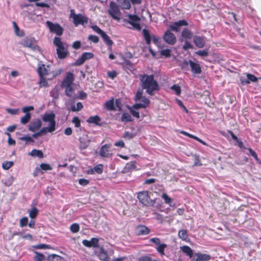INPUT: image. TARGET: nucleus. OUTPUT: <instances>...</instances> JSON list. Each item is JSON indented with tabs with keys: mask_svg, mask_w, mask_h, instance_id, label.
<instances>
[{
	"mask_svg": "<svg viewBox=\"0 0 261 261\" xmlns=\"http://www.w3.org/2000/svg\"><path fill=\"white\" fill-rule=\"evenodd\" d=\"M31 118V114L30 113H27L25 115L21 118L20 122L22 124H25L28 123Z\"/></svg>",
	"mask_w": 261,
	"mask_h": 261,
	"instance_id": "42",
	"label": "nucleus"
},
{
	"mask_svg": "<svg viewBox=\"0 0 261 261\" xmlns=\"http://www.w3.org/2000/svg\"><path fill=\"white\" fill-rule=\"evenodd\" d=\"M72 122L74 124L75 127L79 128V129H76V132L82 130L81 127V120L78 117H74L72 120Z\"/></svg>",
	"mask_w": 261,
	"mask_h": 261,
	"instance_id": "38",
	"label": "nucleus"
},
{
	"mask_svg": "<svg viewBox=\"0 0 261 261\" xmlns=\"http://www.w3.org/2000/svg\"><path fill=\"white\" fill-rule=\"evenodd\" d=\"M122 9H129L131 5L129 0H121L118 2Z\"/></svg>",
	"mask_w": 261,
	"mask_h": 261,
	"instance_id": "32",
	"label": "nucleus"
},
{
	"mask_svg": "<svg viewBox=\"0 0 261 261\" xmlns=\"http://www.w3.org/2000/svg\"><path fill=\"white\" fill-rule=\"evenodd\" d=\"M188 23L184 19L180 20L175 21L171 24L169 26L170 29L175 32H178L179 31V28L182 26H187Z\"/></svg>",
	"mask_w": 261,
	"mask_h": 261,
	"instance_id": "17",
	"label": "nucleus"
},
{
	"mask_svg": "<svg viewBox=\"0 0 261 261\" xmlns=\"http://www.w3.org/2000/svg\"><path fill=\"white\" fill-rule=\"evenodd\" d=\"M134 170H136V162L135 161L127 163L124 168L125 172H130Z\"/></svg>",
	"mask_w": 261,
	"mask_h": 261,
	"instance_id": "28",
	"label": "nucleus"
},
{
	"mask_svg": "<svg viewBox=\"0 0 261 261\" xmlns=\"http://www.w3.org/2000/svg\"><path fill=\"white\" fill-rule=\"evenodd\" d=\"M137 198L139 202L144 206H153L155 203V199H151L147 191H142L137 193Z\"/></svg>",
	"mask_w": 261,
	"mask_h": 261,
	"instance_id": "4",
	"label": "nucleus"
},
{
	"mask_svg": "<svg viewBox=\"0 0 261 261\" xmlns=\"http://www.w3.org/2000/svg\"><path fill=\"white\" fill-rule=\"evenodd\" d=\"M149 242L154 243L155 245L158 246L161 244V240L158 238H152L149 240Z\"/></svg>",
	"mask_w": 261,
	"mask_h": 261,
	"instance_id": "64",
	"label": "nucleus"
},
{
	"mask_svg": "<svg viewBox=\"0 0 261 261\" xmlns=\"http://www.w3.org/2000/svg\"><path fill=\"white\" fill-rule=\"evenodd\" d=\"M101 36L103 41L107 45L111 46L113 44V42L112 40L105 32L101 35Z\"/></svg>",
	"mask_w": 261,
	"mask_h": 261,
	"instance_id": "33",
	"label": "nucleus"
},
{
	"mask_svg": "<svg viewBox=\"0 0 261 261\" xmlns=\"http://www.w3.org/2000/svg\"><path fill=\"white\" fill-rule=\"evenodd\" d=\"M167 247V245L165 243L160 244L156 248V250L161 255H165V249Z\"/></svg>",
	"mask_w": 261,
	"mask_h": 261,
	"instance_id": "39",
	"label": "nucleus"
},
{
	"mask_svg": "<svg viewBox=\"0 0 261 261\" xmlns=\"http://www.w3.org/2000/svg\"><path fill=\"white\" fill-rule=\"evenodd\" d=\"M195 261H208L211 259L210 255L200 253H196Z\"/></svg>",
	"mask_w": 261,
	"mask_h": 261,
	"instance_id": "26",
	"label": "nucleus"
},
{
	"mask_svg": "<svg viewBox=\"0 0 261 261\" xmlns=\"http://www.w3.org/2000/svg\"><path fill=\"white\" fill-rule=\"evenodd\" d=\"M55 117V114L53 112L45 113L42 115L41 118L42 121L44 122H48V126L42 127L38 132L34 133L31 137L37 139L39 136L45 135L47 133L54 132L56 129Z\"/></svg>",
	"mask_w": 261,
	"mask_h": 261,
	"instance_id": "2",
	"label": "nucleus"
},
{
	"mask_svg": "<svg viewBox=\"0 0 261 261\" xmlns=\"http://www.w3.org/2000/svg\"><path fill=\"white\" fill-rule=\"evenodd\" d=\"M41 120L39 118H37L34 119L29 123L28 129L32 132H35L39 130L41 128Z\"/></svg>",
	"mask_w": 261,
	"mask_h": 261,
	"instance_id": "13",
	"label": "nucleus"
},
{
	"mask_svg": "<svg viewBox=\"0 0 261 261\" xmlns=\"http://www.w3.org/2000/svg\"><path fill=\"white\" fill-rule=\"evenodd\" d=\"M135 100L136 101H141L143 104L145 105L147 107L150 103L149 99L143 95L142 91L140 90L137 91L135 95Z\"/></svg>",
	"mask_w": 261,
	"mask_h": 261,
	"instance_id": "18",
	"label": "nucleus"
},
{
	"mask_svg": "<svg viewBox=\"0 0 261 261\" xmlns=\"http://www.w3.org/2000/svg\"><path fill=\"white\" fill-rule=\"evenodd\" d=\"M88 40L91 41V42L97 43L99 42V38L97 36L91 35L88 37Z\"/></svg>",
	"mask_w": 261,
	"mask_h": 261,
	"instance_id": "58",
	"label": "nucleus"
},
{
	"mask_svg": "<svg viewBox=\"0 0 261 261\" xmlns=\"http://www.w3.org/2000/svg\"><path fill=\"white\" fill-rule=\"evenodd\" d=\"M23 46L29 47L34 51H40V48L37 45L36 40L33 37L24 39L22 43Z\"/></svg>",
	"mask_w": 261,
	"mask_h": 261,
	"instance_id": "9",
	"label": "nucleus"
},
{
	"mask_svg": "<svg viewBox=\"0 0 261 261\" xmlns=\"http://www.w3.org/2000/svg\"><path fill=\"white\" fill-rule=\"evenodd\" d=\"M178 236L180 239L184 241L187 242H189L190 241V239L188 238V232L186 229L180 230L178 231Z\"/></svg>",
	"mask_w": 261,
	"mask_h": 261,
	"instance_id": "27",
	"label": "nucleus"
},
{
	"mask_svg": "<svg viewBox=\"0 0 261 261\" xmlns=\"http://www.w3.org/2000/svg\"><path fill=\"white\" fill-rule=\"evenodd\" d=\"M91 28L92 29V30L95 32L96 33H97V34H99V35H101L103 33H104V31H103L101 29H100L97 25H92L91 26Z\"/></svg>",
	"mask_w": 261,
	"mask_h": 261,
	"instance_id": "60",
	"label": "nucleus"
},
{
	"mask_svg": "<svg viewBox=\"0 0 261 261\" xmlns=\"http://www.w3.org/2000/svg\"><path fill=\"white\" fill-rule=\"evenodd\" d=\"M189 65H190V60H184L183 62L181 63L180 66L182 69L187 70Z\"/></svg>",
	"mask_w": 261,
	"mask_h": 261,
	"instance_id": "54",
	"label": "nucleus"
},
{
	"mask_svg": "<svg viewBox=\"0 0 261 261\" xmlns=\"http://www.w3.org/2000/svg\"><path fill=\"white\" fill-rule=\"evenodd\" d=\"M50 95L53 97L54 99H57L59 97V91L57 88H55L50 92Z\"/></svg>",
	"mask_w": 261,
	"mask_h": 261,
	"instance_id": "50",
	"label": "nucleus"
},
{
	"mask_svg": "<svg viewBox=\"0 0 261 261\" xmlns=\"http://www.w3.org/2000/svg\"><path fill=\"white\" fill-rule=\"evenodd\" d=\"M70 230L72 233H76L80 230V226L77 223H73L71 225Z\"/></svg>",
	"mask_w": 261,
	"mask_h": 261,
	"instance_id": "48",
	"label": "nucleus"
},
{
	"mask_svg": "<svg viewBox=\"0 0 261 261\" xmlns=\"http://www.w3.org/2000/svg\"><path fill=\"white\" fill-rule=\"evenodd\" d=\"M160 54L162 56L165 58H169L171 56V50L169 49H162L160 52Z\"/></svg>",
	"mask_w": 261,
	"mask_h": 261,
	"instance_id": "49",
	"label": "nucleus"
},
{
	"mask_svg": "<svg viewBox=\"0 0 261 261\" xmlns=\"http://www.w3.org/2000/svg\"><path fill=\"white\" fill-rule=\"evenodd\" d=\"M38 209L36 207H34L32 208L31 211H29V216L31 219H33L36 217L37 215H38Z\"/></svg>",
	"mask_w": 261,
	"mask_h": 261,
	"instance_id": "46",
	"label": "nucleus"
},
{
	"mask_svg": "<svg viewBox=\"0 0 261 261\" xmlns=\"http://www.w3.org/2000/svg\"><path fill=\"white\" fill-rule=\"evenodd\" d=\"M19 139L20 140L24 141L25 142V144H28L31 142H34V140H33L32 137L28 135L20 137L19 138Z\"/></svg>",
	"mask_w": 261,
	"mask_h": 261,
	"instance_id": "44",
	"label": "nucleus"
},
{
	"mask_svg": "<svg viewBox=\"0 0 261 261\" xmlns=\"http://www.w3.org/2000/svg\"><path fill=\"white\" fill-rule=\"evenodd\" d=\"M74 80L73 74L71 72H68L62 82L61 87H64L73 85Z\"/></svg>",
	"mask_w": 261,
	"mask_h": 261,
	"instance_id": "16",
	"label": "nucleus"
},
{
	"mask_svg": "<svg viewBox=\"0 0 261 261\" xmlns=\"http://www.w3.org/2000/svg\"><path fill=\"white\" fill-rule=\"evenodd\" d=\"M95 172L98 174H101L103 171V166L101 164H99L94 167Z\"/></svg>",
	"mask_w": 261,
	"mask_h": 261,
	"instance_id": "57",
	"label": "nucleus"
},
{
	"mask_svg": "<svg viewBox=\"0 0 261 261\" xmlns=\"http://www.w3.org/2000/svg\"><path fill=\"white\" fill-rule=\"evenodd\" d=\"M105 107L107 109H108V110H110V111H114L115 110V106H114V99H110L108 101H107L106 103H105Z\"/></svg>",
	"mask_w": 261,
	"mask_h": 261,
	"instance_id": "37",
	"label": "nucleus"
},
{
	"mask_svg": "<svg viewBox=\"0 0 261 261\" xmlns=\"http://www.w3.org/2000/svg\"><path fill=\"white\" fill-rule=\"evenodd\" d=\"M193 42L198 48H202L205 44V38L203 36H195L193 37Z\"/></svg>",
	"mask_w": 261,
	"mask_h": 261,
	"instance_id": "20",
	"label": "nucleus"
},
{
	"mask_svg": "<svg viewBox=\"0 0 261 261\" xmlns=\"http://www.w3.org/2000/svg\"><path fill=\"white\" fill-rule=\"evenodd\" d=\"M90 141L89 140H84L82 139H80V148L81 149H86L89 145Z\"/></svg>",
	"mask_w": 261,
	"mask_h": 261,
	"instance_id": "45",
	"label": "nucleus"
},
{
	"mask_svg": "<svg viewBox=\"0 0 261 261\" xmlns=\"http://www.w3.org/2000/svg\"><path fill=\"white\" fill-rule=\"evenodd\" d=\"M49 66L44 64L39 63L38 64L37 71L39 76H44L48 74Z\"/></svg>",
	"mask_w": 261,
	"mask_h": 261,
	"instance_id": "19",
	"label": "nucleus"
},
{
	"mask_svg": "<svg viewBox=\"0 0 261 261\" xmlns=\"http://www.w3.org/2000/svg\"><path fill=\"white\" fill-rule=\"evenodd\" d=\"M180 250L189 258H191L193 256V250L188 246L184 245L180 247Z\"/></svg>",
	"mask_w": 261,
	"mask_h": 261,
	"instance_id": "22",
	"label": "nucleus"
},
{
	"mask_svg": "<svg viewBox=\"0 0 261 261\" xmlns=\"http://www.w3.org/2000/svg\"><path fill=\"white\" fill-rule=\"evenodd\" d=\"M54 44L57 47V54L60 59L65 58L68 55V51L66 48V44L62 42L59 37H55L53 41Z\"/></svg>",
	"mask_w": 261,
	"mask_h": 261,
	"instance_id": "3",
	"label": "nucleus"
},
{
	"mask_svg": "<svg viewBox=\"0 0 261 261\" xmlns=\"http://www.w3.org/2000/svg\"><path fill=\"white\" fill-rule=\"evenodd\" d=\"M163 39L166 43L170 45H174L176 42L175 36L169 30H167L165 31Z\"/></svg>",
	"mask_w": 261,
	"mask_h": 261,
	"instance_id": "10",
	"label": "nucleus"
},
{
	"mask_svg": "<svg viewBox=\"0 0 261 261\" xmlns=\"http://www.w3.org/2000/svg\"><path fill=\"white\" fill-rule=\"evenodd\" d=\"M70 17L73 19V23L75 27L84 25L88 23L89 19L82 14H75L73 9L70 10Z\"/></svg>",
	"mask_w": 261,
	"mask_h": 261,
	"instance_id": "5",
	"label": "nucleus"
},
{
	"mask_svg": "<svg viewBox=\"0 0 261 261\" xmlns=\"http://www.w3.org/2000/svg\"><path fill=\"white\" fill-rule=\"evenodd\" d=\"M47 261H64V258L56 254L49 255L47 258Z\"/></svg>",
	"mask_w": 261,
	"mask_h": 261,
	"instance_id": "35",
	"label": "nucleus"
},
{
	"mask_svg": "<svg viewBox=\"0 0 261 261\" xmlns=\"http://www.w3.org/2000/svg\"><path fill=\"white\" fill-rule=\"evenodd\" d=\"M181 37L186 39H191L193 37L192 32L188 28H184L181 32Z\"/></svg>",
	"mask_w": 261,
	"mask_h": 261,
	"instance_id": "30",
	"label": "nucleus"
},
{
	"mask_svg": "<svg viewBox=\"0 0 261 261\" xmlns=\"http://www.w3.org/2000/svg\"><path fill=\"white\" fill-rule=\"evenodd\" d=\"M150 230L148 227L144 225H140L137 227L136 233L138 235H146L148 234Z\"/></svg>",
	"mask_w": 261,
	"mask_h": 261,
	"instance_id": "25",
	"label": "nucleus"
},
{
	"mask_svg": "<svg viewBox=\"0 0 261 261\" xmlns=\"http://www.w3.org/2000/svg\"><path fill=\"white\" fill-rule=\"evenodd\" d=\"M138 261H153L152 258L149 256L144 255L138 258Z\"/></svg>",
	"mask_w": 261,
	"mask_h": 261,
	"instance_id": "63",
	"label": "nucleus"
},
{
	"mask_svg": "<svg viewBox=\"0 0 261 261\" xmlns=\"http://www.w3.org/2000/svg\"><path fill=\"white\" fill-rule=\"evenodd\" d=\"M28 218L26 217H24L20 220V223H19L20 226L21 227L25 226L28 224Z\"/></svg>",
	"mask_w": 261,
	"mask_h": 261,
	"instance_id": "56",
	"label": "nucleus"
},
{
	"mask_svg": "<svg viewBox=\"0 0 261 261\" xmlns=\"http://www.w3.org/2000/svg\"><path fill=\"white\" fill-rule=\"evenodd\" d=\"M193 46L188 41H186L182 46V49L185 50L193 48Z\"/></svg>",
	"mask_w": 261,
	"mask_h": 261,
	"instance_id": "59",
	"label": "nucleus"
},
{
	"mask_svg": "<svg viewBox=\"0 0 261 261\" xmlns=\"http://www.w3.org/2000/svg\"><path fill=\"white\" fill-rule=\"evenodd\" d=\"M142 34L145 40L146 43L147 45H150L151 43L152 36H150L149 31L146 29H144L142 30Z\"/></svg>",
	"mask_w": 261,
	"mask_h": 261,
	"instance_id": "29",
	"label": "nucleus"
},
{
	"mask_svg": "<svg viewBox=\"0 0 261 261\" xmlns=\"http://www.w3.org/2000/svg\"><path fill=\"white\" fill-rule=\"evenodd\" d=\"M40 167L42 170L44 171L51 170L52 169V167L50 166V165L46 163L41 164Z\"/></svg>",
	"mask_w": 261,
	"mask_h": 261,
	"instance_id": "55",
	"label": "nucleus"
},
{
	"mask_svg": "<svg viewBox=\"0 0 261 261\" xmlns=\"http://www.w3.org/2000/svg\"><path fill=\"white\" fill-rule=\"evenodd\" d=\"M83 108V104L81 102H78L76 105H72L71 107V111L72 112H78Z\"/></svg>",
	"mask_w": 261,
	"mask_h": 261,
	"instance_id": "43",
	"label": "nucleus"
},
{
	"mask_svg": "<svg viewBox=\"0 0 261 261\" xmlns=\"http://www.w3.org/2000/svg\"><path fill=\"white\" fill-rule=\"evenodd\" d=\"M65 89V94L69 97H71L73 96L74 89L73 85L62 87Z\"/></svg>",
	"mask_w": 261,
	"mask_h": 261,
	"instance_id": "34",
	"label": "nucleus"
},
{
	"mask_svg": "<svg viewBox=\"0 0 261 261\" xmlns=\"http://www.w3.org/2000/svg\"><path fill=\"white\" fill-rule=\"evenodd\" d=\"M93 57L94 55L92 53H84L82 56L76 60L75 65L76 66H80L82 65L85 62V61L90 59Z\"/></svg>",
	"mask_w": 261,
	"mask_h": 261,
	"instance_id": "14",
	"label": "nucleus"
},
{
	"mask_svg": "<svg viewBox=\"0 0 261 261\" xmlns=\"http://www.w3.org/2000/svg\"><path fill=\"white\" fill-rule=\"evenodd\" d=\"M46 24L51 33H55L58 36L63 34L64 29L59 24L54 23L49 20L46 22Z\"/></svg>",
	"mask_w": 261,
	"mask_h": 261,
	"instance_id": "8",
	"label": "nucleus"
},
{
	"mask_svg": "<svg viewBox=\"0 0 261 261\" xmlns=\"http://www.w3.org/2000/svg\"><path fill=\"white\" fill-rule=\"evenodd\" d=\"M122 65L124 68L130 71L134 69V66L133 63L127 59L124 60L122 63Z\"/></svg>",
	"mask_w": 261,
	"mask_h": 261,
	"instance_id": "40",
	"label": "nucleus"
},
{
	"mask_svg": "<svg viewBox=\"0 0 261 261\" xmlns=\"http://www.w3.org/2000/svg\"><path fill=\"white\" fill-rule=\"evenodd\" d=\"M139 77L142 89L146 90V93L149 95H154L159 90V84L153 74H140Z\"/></svg>",
	"mask_w": 261,
	"mask_h": 261,
	"instance_id": "1",
	"label": "nucleus"
},
{
	"mask_svg": "<svg viewBox=\"0 0 261 261\" xmlns=\"http://www.w3.org/2000/svg\"><path fill=\"white\" fill-rule=\"evenodd\" d=\"M190 66L191 71L194 74H200L201 72V68L200 65L197 63L190 60Z\"/></svg>",
	"mask_w": 261,
	"mask_h": 261,
	"instance_id": "21",
	"label": "nucleus"
},
{
	"mask_svg": "<svg viewBox=\"0 0 261 261\" xmlns=\"http://www.w3.org/2000/svg\"><path fill=\"white\" fill-rule=\"evenodd\" d=\"M171 89L175 92L176 95H179L181 93V89L179 86L174 85L171 87Z\"/></svg>",
	"mask_w": 261,
	"mask_h": 261,
	"instance_id": "52",
	"label": "nucleus"
},
{
	"mask_svg": "<svg viewBox=\"0 0 261 261\" xmlns=\"http://www.w3.org/2000/svg\"><path fill=\"white\" fill-rule=\"evenodd\" d=\"M101 121L100 117L98 115L91 116L87 120V122L89 123L94 124L97 126H101V124L100 123Z\"/></svg>",
	"mask_w": 261,
	"mask_h": 261,
	"instance_id": "24",
	"label": "nucleus"
},
{
	"mask_svg": "<svg viewBox=\"0 0 261 261\" xmlns=\"http://www.w3.org/2000/svg\"><path fill=\"white\" fill-rule=\"evenodd\" d=\"M82 244L84 246L88 248H99V239L97 238H92L90 240H83L82 241Z\"/></svg>",
	"mask_w": 261,
	"mask_h": 261,
	"instance_id": "11",
	"label": "nucleus"
},
{
	"mask_svg": "<svg viewBox=\"0 0 261 261\" xmlns=\"http://www.w3.org/2000/svg\"><path fill=\"white\" fill-rule=\"evenodd\" d=\"M195 54L201 57H206L208 55V51L206 50H198Z\"/></svg>",
	"mask_w": 261,
	"mask_h": 261,
	"instance_id": "61",
	"label": "nucleus"
},
{
	"mask_svg": "<svg viewBox=\"0 0 261 261\" xmlns=\"http://www.w3.org/2000/svg\"><path fill=\"white\" fill-rule=\"evenodd\" d=\"M39 85L40 87H46L48 86L47 81L44 78V76H40Z\"/></svg>",
	"mask_w": 261,
	"mask_h": 261,
	"instance_id": "53",
	"label": "nucleus"
},
{
	"mask_svg": "<svg viewBox=\"0 0 261 261\" xmlns=\"http://www.w3.org/2000/svg\"><path fill=\"white\" fill-rule=\"evenodd\" d=\"M147 107L146 106L143 104L142 103H135L133 105V108L135 110H138L141 108H146Z\"/></svg>",
	"mask_w": 261,
	"mask_h": 261,
	"instance_id": "62",
	"label": "nucleus"
},
{
	"mask_svg": "<svg viewBox=\"0 0 261 261\" xmlns=\"http://www.w3.org/2000/svg\"><path fill=\"white\" fill-rule=\"evenodd\" d=\"M29 155L33 157H38L40 159L43 158V153L41 150L37 149H33L31 152L29 153Z\"/></svg>",
	"mask_w": 261,
	"mask_h": 261,
	"instance_id": "31",
	"label": "nucleus"
},
{
	"mask_svg": "<svg viewBox=\"0 0 261 261\" xmlns=\"http://www.w3.org/2000/svg\"><path fill=\"white\" fill-rule=\"evenodd\" d=\"M246 77L241 76L240 81L242 85H246L249 84L250 82H256L258 81L257 77L250 73L246 74Z\"/></svg>",
	"mask_w": 261,
	"mask_h": 261,
	"instance_id": "12",
	"label": "nucleus"
},
{
	"mask_svg": "<svg viewBox=\"0 0 261 261\" xmlns=\"http://www.w3.org/2000/svg\"><path fill=\"white\" fill-rule=\"evenodd\" d=\"M127 17L128 19H124L123 21L132 25L135 29L140 31L141 27L139 23L141 20L140 17L136 15L133 14H128Z\"/></svg>",
	"mask_w": 261,
	"mask_h": 261,
	"instance_id": "7",
	"label": "nucleus"
},
{
	"mask_svg": "<svg viewBox=\"0 0 261 261\" xmlns=\"http://www.w3.org/2000/svg\"><path fill=\"white\" fill-rule=\"evenodd\" d=\"M108 13L114 20H116L117 21L120 20V18L119 16L120 15L121 12L119 7L115 2H110Z\"/></svg>",
	"mask_w": 261,
	"mask_h": 261,
	"instance_id": "6",
	"label": "nucleus"
},
{
	"mask_svg": "<svg viewBox=\"0 0 261 261\" xmlns=\"http://www.w3.org/2000/svg\"><path fill=\"white\" fill-rule=\"evenodd\" d=\"M161 197L164 200V202L165 203L168 204L170 206H173L172 204V199L170 197H169L166 193H164L162 195Z\"/></svg>",
	"mask_w": 261,
	"mask_h": 261,
	"instance_id": "41",
	"label": "nucleus"
},
{
	"mask_svg": "<svg viewBox=\"0 0 261 261\" xmlns=\"http://www.w3.org/2000/svg\"><path fill=\"white\" fill-rule=\"evenodd\" d=\"M121 121L123 122L126 123L133 121V119L128 113H124L121 116Z\"/></svg>",
	"mask_w": 261,
	"mask_h": 261,
	"instance_id": "36",
	"label": "nucleus"
},
{
	"mask_svg": "<svg viewBox=\"0 0 261 261\" xmlns=\"http://www.w3.org/2000/svg\"><path fill=\"white\" fill-rule=\"evenodd\" d=\"M14 163L12 161H6L4 162L2 164V168L4 170L9 169L13 165Z\"/></svg>",
	"mask_w": 261,
	"mask_h": 261,
	"instance_id": "47",
	"label": "nucleus"
},
{
	"mask_svg": "<svg viewBox=\"0 0 261 261\" xmlns=\"http://www.w3.org/2000/svg\"><path fill=\"white\" fill-rule=\"evenodd\" d=\"M111 145L110 144H106L102 145L99 150V155L102 158H111L113 154L110 152V148Z\"/></svg>",
	"mask_w": 261,
	"mask_h": 261,
	"instance_id": "15",
	"label": "nucleus"
},
{
	"mask_svg": "<svg viewBox=\"0 0 261 261\" xmlns=\"http://www.w3.org/2000/svg\"><path fill=\"white\" fill-rule=\"evenodd\" d=\"M98 257L100 260L102 261L109 260V257L107 252L102 247H100L99 252L98 254Z\"/></svg>",
	"mask_w": 261,
	"mask_h": 261,
	"instance_id": "23",
	"label": "nucleus"
},
{
	"mask_svg": "<svg viewBox=\"0 0 261 261\" xmlns=\"http://www.w3.org/2000/svg\"><path fill=\"white\" fill-rule=\"evenodd\" d=\"M36 254L34 257L35 261H42L44 258V256L43 254L39 253L37 251L35 252Z\"/></svg>",
	"mask_w": 261,
	"mask_h": 261,
	"instance_id": "51",
	"label": "nucleus"
}]
</instances>
